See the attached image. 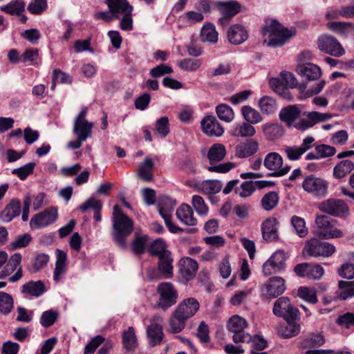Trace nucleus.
<instances>
[{
  "label": "nucleus",
  "instance_id": "1",
  "mask_svg": "<svg viewBox=\"0 0 354 354\" xmlns=\"http://www.w3.org/2000/svg\"><path fill=\"white\" fill-rule=\"evenodd\" d=\"M113 214V239L119 247L125 249L127 248L126 239L133 229V221L123 214L118 205L114 206Z\"/></svg>",
  "mask_w": 354,
  "mask_h": 354
},
{
  "label": "nucleus",
  "instance_id": "2",
  "mask_svg": "<svg viewBox=\"0 0 354 354\" xmlns=\"http://www.w3.org/2000/svg\"><path fill=\"white\" fill-rule=\"evenodd\" d=\"M264 44L272 48L283 46L293 35V32L284 28L276 20L267 22L263 29Z\"/></svg>",
  "mask_w": 354,
  "mask_h": 354
},
{
  "label": "nucleus",
  "instance_id": "3",
  "mask_svg": "<svg viewBox=\"0 0 354 354\" xmlns=\"http://www.w3.org/2000/svg\"><path fill=\"white\" fill-rule=\"evenodd\" d=\"M110 12L113 13L116 19L121 18L120 28L126 31L133 29V19L131 6L127 0H106Z\"/></svg>",
  "mask_w": 354,
  "mask_h": 354
},
{
  "label": "nucleus",
  "instance_id": "4",
  "mask_svg": "<svg viewBox=\"0 0 354 354\" xmlns=\"http://www.w3.org/2000/svg\"><path fill=\"white\" fill-rule=\"evenodd\" d=\"M226 155V149L223 144H214L207 152V158L211 166L207 167V170L211 172L226 173L235 167V164L227 162L219 165L216 163L223 160Z\"/></svg>",
  "mask_w": 354,
  "mask_h": 354
},
{
  "label": "nucleus",
  "instance_id": "5",
  "mask_svg": "<svg viewBox=\"0 0 354 354\" xmlns=\"http://www.w3.org/2000/svg\"><path fill=\"white\" fill-rule=\"evenodd\" d=\"M302 187L314 197L320 198L327 195L328 182L323 178L311 174L305 177Z\"/></svg>",
  "mask_w": 354,
  "mask_h": 354
},
{
  "label": "nucleus",
  "instance_id": "6",
  "mask_svg": "<svg viewBox=\"0 0 354 354\" xmlns=\"http://www.w3.org/2000/svg\"><path fill=\"white\" fill-rule=\"evenodd\" d=\"M159 299L158 306L163 310L174 306L178 299V294L172 283L169 282L160 283L157 287Z\"/></svg>",
  "mask_w": 354,
  "mask_h": 354
},
{
  "label": "nucleus",
  "instance_id": "7",
  "mask_svg": "<svg viewBox=\"0 0 354 354\" xmlns=\"http://www.w3.org/2000/svg\"><path fill=\"white\" fill-rule=\"evenodd\" d=\"M335 252V247L328 242H322L317 239H311L306 241L303 252L310 257H328Z\"/></svg>",
  "mask_w": 354,
  "mask_h": 354
},
{
  "label": "nucleus",
  "instance_id": "8",
  "mask_svg": "<svg viewBox=\"0 0 354 354\" xmlns=\"http://www.w3.org/2000/svg\"><path fill=\"white\" fill-rule=\"evenodd\" d=\"M272 313L283 319H292L299 316V310L294 306L288 297H281L274 301Z\"/></svg>",
  "mask_w": 354,
  "mask_h": 354
},
{
  "label": "nucleus",
  "instance_id": "9",
  "mask_svg": "<svg viewBox=\"0 0 354 354\" xmlns=\"http://www.w3.org/2000/svg\"><path fill=\"white\" fill-rule=\"evenodd\" d=\"M286 289V281L281 277H274L261 287V297L266 299H274L282 295Z\"/></svg>",
  "mask_w": 354,
  "mask_h": 354
},
{
  "label": "nucleus",
  "instance_id": "10",
  "mask_svg": "<svg viewBox=\"0 0 354 354\" xmlns=\"http://www.w3.org/2000/svg\"><path fill=\"white\" fill-rule=\"evenodd\" d=\"M264 167L271 171V176L280 177L288 174L290 170V166L281 167L283 165V158L277 152L268 153L263 160Z\"/></svg>",
  "mask_w": 354,
  "mask_h": 354
},
{
  "label": "nucleus",
  "instance_id": "11",
  "mask_svg": "<svg viewBox=\"0 0 354 354\" xmlns=\"http://www.w3.org/2000/svg\"><path fill=\"white\" fill-rule=\"evenodd\" d=\"M246 326L245 319L239 315H234L229 319L227 327L229 331L232 333V339L235 343L250 339V335L243 330Z\"/></svg>",
  "mask_w": 354,
  "mask_h": 354
},
{
  "label": "nucleus",
  "instance_id": "12",
  "mask_svg": "<svg viewBox=\"0 0 354 354\" xmlns=\"http://www.w3.org/2000/svg\"><path fill=\"white\" fill-rule=\"evenodd\" d=\"M88 112L86 107L83 108L74 120L73 128V133L76 137H80L85 140L92 136L93 123L86 119Z\"/></svg>",
  "mask_w": 354,
  "mask_h": 354
},
{
  "label": "nucleus",
  "instance_id": "13",
  "mask_svg": "<svg viewBox=\"0 0 354 354\" xmlns=\"http://www.w3.org/2000/svg\"><path fill=\"white\" fill-rule=\"evenodd\" d=\"M57 209L50 207L35 214L30 221L31 229H41L54 223L57 219Z\"/></svg>",
  "mask_w": 354,
  "mask_h": 354
},
{
  "label": "nucleus",
  "instance_id": "14",
  "mask_svg": "<svg viewBox=\"0 0 354 354\" xmlns=\"http://www.w3.org/2000/svg\"><path fill=\"white\" fill-rule=\"evenodd\" d=\"M317 44L321 51L333 56L340 57L345 53L344 49L337 39L330 35L320 37L318 39Z\"/></svg>",
  "mask_w": 354,
  "mask_h": 354
},
{
  "label": "nucleus",
  "instance_id": "15",
  "mask_svg": "<svg viewBox=\"0 0 354 354\" xmlns=\"http://www.w3.org/2000/svg\"><path fill=\"white\" fill-rule=\"evenodd\" d=\"M286 254L283 251L275 252L263 265L264 275L269 276L279 272L285 268Z\"/></svg>",
  "mask_w": 354,
  "mask_h": 354
},
{
  "label": "nucleus",
  "instance_id": "16",
  "mask_svg": "<svg viewBox=\"0 0 354 354\" xmlns=\"http://www.w3.org/2000/svg\"><path fill=\"white\" fill-rule=\"evenodd\" d=\"M320 211L328 214L340 217L348 212V205L340 199L330 198L319 205Z\"/></svg>",
  "mask_w": 354,
  "mask_h": 354
},
{
  "label": "nucleus",
  "instance_id": "17",
  "mask_svg": "<svg viewBox=\"0 0 354 354\" xmlns=\"http://www.w3.org/2000/svg\"><path fill=\"white\" fill-rule=\"evenodd\" d=\"M304 115H306V118H301L295 124V127L298 130L305 131L317 123L332 118V115L330 113H322L317 111H311Z\"/></svg>",
  "mask_w": 354,
  "mask_h": 354
},
{
  "label": "nucleus",
  "instance_id": "18",
  "mask_svg": "<svg viewBox=\"0 0 354 354\" xmlns=\"http://www.w3.org/2000/svg\"><path fill=\"white\" fill-rule=\"evenodd\" d=\"M175 205L176 203L171 198H167L162 200L159 204V213L171 233H182L184 230L174 225L171 220V212Z\"/></svg>",
  "mask_w": 354,
  "mask_h": 354
},
{
  "label": "nucleus",
  "instance_id": "19",
  "mask_svg": "<svg viewBox=\"0 0 354 354\" xmlns=\"http://www.w3.org/2000/svg\"><path fill=\"white\" fill-rule=\"evenodd\" d=\"M191 187L203 194L209 196L218 193L222 189L223 183L218 180H205L195 182Z\"/></svg>",
  "mask_w": 354,
  "mask_h": 354
},
{
  "label": "nucleus",
  "instance_id": "20",
  "mask_svg": "<svg viewBox=\"0 0 354 354\" xmlns=\"http://www.w3.org/2000/svg\"><path fill=\"white\" fill-rule=\"evenodd\" d=\"M198 268L196 261L190 257H183L179 261V272L187 281L194 279Z\"/></svg>",
  "mask_w": 354,
  "mask_h": 354
},
{
  "label": "nucleus",
  "instance_id": "21",
  "mask_svg": "<svg viewBox=\"0 0 354 354\" xmlns=\"http://www.w3.org/2000/svg\"><path fill=\"white\" fill-rule=\"evenodd\" d=\"M201 124L203 131L209 136H221L224 132L223 128L213 115L205 116Z\"/></svg>",
  "mask_w": 354,
  "mask_h": 354
},
{
  "label": "nucleus",
  "instance_id": "22",
  "mask_svg": "<svg viewBox=\"0 0 354 354\" xmlns=\"http://www.w3.org/2000/svg\"><path fill=\"white\" fill-rule=\"evenodd\" d=\"M21 212V202L17 198H12L0 212V219L3 223H9L19 216Z\"/></svg>",
  "mask_w": 354,
  "mask_h": 354
},
{
  "label": "nucleus",
  "instance_id": "23",
  "mask_svg": "<svg viewBox=\"0 0 354 354\" xmlns=\"http://www.w3.org/2000/svg\"><path fill=\"white\" fill-rule=\"evenodd\" d=\"M286 324L279 328V334L283 338L288 339L297 336L301 331L299 316L292 319H283Z\"/></svg>",
  "mask_w": 354,
  "mask_h": 354
},
{
  "label": "nucleus",
  "instance_id": "24",
  "mask_svg": "<svg viewBox=\"0 0 354 354\" xmlns=\"http://www.w3.org/2000/svg\"><path fill=\"white\" fill-rule=\"evenodd\" d=\"M199 306L198 301L195 298L191 297L181 301L175 311L187 320L196 314Z\"/></svg>",
  "mask_w": 354,
  "mask_h": 354
},
{
  "label": "nucleus",
  "instance_id": "25",
  "mask_svg": "<svg viewBox=\"0 0 354 354\" xmlns=\"http://www.w3.org/2000/svg\"><path fill=\"white\" fill-rule=\"evenodd\" d=\"M296 71L299 75L309 81L316 80L322 75L321 68L312 63L299 64Z\"/></svg>",
  "mask_w": 354,
  "mask_h": 354
},
{
  "label": "nucleus",
  "instance_id": "26",
  "mask_svg": "<svg viewBox=\"0 0 354 354\" xmlns=\"http://www.w3.org/2000/svg\"><path fill=\"white\" fill-rule=\"evenodd\" d=\"M55 254L56 262L53 272V280L55 282H59L66 272L67 254L64 251L59 249L55 250Z\"/></svg>",
  "mask_w": 354,
  "mask_h": 354
},
{
  "label": "nucleus",
  "instance_id": "27",
  "mask_svg": "<svg viewBox=\"0 0 354 354\" xmlns=\"http://www.w3.org/2000/svg\"><path fill=\"white\" fill-rule=\"evenodd\" d=\"M277 223L275 218H268L262 223L261 233L263 240L271 242L278 239Z\"/></svg>",
  "mask_w": 354,
  "mask_h": 354
},
{
  "label": "nucleus",
  "instance_id": "28",
  "mask_svg": "<svg viewBox=\"0 0 354 354\" xmlns=\"http://www.w3.org/2000/svg\"><path fill=\"white\" fill-rule=\"evenodd\" d=\"M259 150V142L254 140H248L236 147L235 156L239 158H245L255 154Z\"/></svg>",
  "mask_w": 354,
  "mask_h": 354
},
{
  "label": "nucleus",
  "instance_id": "29",
  "mask_svg": "<svg viewBox=\"0 0 354 354\" xmlns=\"http://www.w3.org/2000/svg\"><path fill=\"white\" fill-rule=\"evenodd\" d=\"M248 34L244 26L240 24L231 26L227 30V38L231 44L239 45L245 41Z\"/></svg>",
  "mask_w": 354,
  "mask_h": 354
},
{
  "label": "nucleus",
  "instance_id": "30",
  "mask_svg": "<svg viewBox=\"0 0 354 354\" xmlns=\"http://www.w3.org/2000/svg\"><path fill=\"white\" fill-rule=\"evenodd\" d=\"M218 11L223 16L230 18L240 12L241 6L235 1H219L214 3Z\"/></svg>",
  "mask_w": 354,
  "mask_h": 354
},
{
  "label": "nucleus",
  "instance_id": "31",
  "mask_svg": "<svg viewBox=\"0 0 354 354\" xmlns=\"http://www.w3.org/2000/svg\"><path fill=\"white\" fill-rule=\"evenodd\" d=\"M301 114L300 109L296 105H288L281 109L279 118L289 127H292Z\"/></svg>",
  "mask_w": 354,
  "mask_h": 354
},
{
  "label": "nucleus",
  "instance_id": "32",
  "mask_svg": "<svg viewBox=\"0 0 354 354\" xmlns=\"http://www.w3.org/2000/svg\"><path fill=\"white\" fill-rule=\"evenodd\" d=\"M261 129L265 138L269 141L276 140L284 133L282 125L278 122H266L261 125Z\"/></svg>",
  "mask_w": 354,
  "mask_h": 354
},
{
  "label": "nucleus",
  "instance_id": "33",
  "mask_svg": "<svg viewBox=\"0 0 354 354\" xmlns=\"http://www.w3.org/2000/svg\"><path fill=\"white\" fill-rule=\"evenodd\" d=\"M176 214L178 219L185 225L194 226L197 224L192 207L187 204H182L177 209Z\"/></svg>",
  "mask_w": 354,
  "mask_h": 354
},
{
  "label": "nucleus",
  "instance_id": "34",
  "mask_svg": "<svg viewBox=\"0 0 354 354\" xmlns=\"http://www.w3.org/2000/svg\"><path fill=\"white\" fill-rule=\"evenodd\" d=\"M154 169V162L151 158L147 157L140 164L138 176L145 182L153 181V170Z\"/></svg>",
  "mask_w": 354,
  "mask_h": 354
},
{
  "label": "nucleus",
  "instance_id": "35",
  "mask_svg": "<svg viewBox=\"0 0 354 354\" xmlns=\"http://www.w3.org/2000/svg\"><path fill=\"white\" fill-rule=\"evenodd\" d=\"M258 106L261 112L266 115L274 114L278 109V104L276 100L268 95L263 96L259 100Z\"/></svg>",
  "mask_w": 354,
  "mask_h": 354
},
{
  "label": "nucleus",
  "instance_id": "36",
  "mask_svg": "<svg viewBox=\"0 0 354 354\" xmlns=\"http://www.w3.org/2000/svg\"><path fill=\"white\" fill-rule=\"evenodd\" d=\"M256 133V129L252 124L244 122L234 125L231 129V135L234 137H252Z\"/></svg>",
  "mask_w": 354,
  "mask_h": 354
},
{
  "label": "nucleus",
  "instance_id": "37",
  "mask_svg": "<svg viewBox=\"0 0 354 354\" xmlns=\"http://www.w3.org/2000/svg\"><path fill=\"white\" fill-rule=\"evenodd\" d=\"M173 259L171 252H166L159 257L158 270L166 278H170L173 274Z\"/></svg>",
  "mask_w": 354,
  "mask_h": 354
},
{
  "label": "nucleus",
  "instance_id": "38",
  "mask_svg": "<svg viewBox=\"0 0 354 354\" xmlns=\"http://www.w3.org/2000/svg\"><path fill=\"white\" fill-rule=\"evenodd\" d=\"M147 336L149 339V344L151 347L160 344L164 337L162 327L158 324H151L147 327Z\"/></svg>",
  "mask_w": 354,
  "mask_h": 354
},
{
  "label": "nucleus",
  "instance_id": "39",
  "mask_svg": "<svg viewBox=\"0 0 354 354\" xmlns=\"http://www.w3.org/2000/svg\"><path fill=\"white\" fill-rule=\"evenodd\" d=\"M354 169V163L350 160H343L333 168V176L337 179L342 178Z\"/></svg>",
  "mask_w": 354,
  "mask_h": 354
},
{
  "label": "nucleus",
  "instance_id": "40",
  "mask_svg": "<svg viewBox=\"0 0 354 354\" xmlns=\"http://www.w3.org/2000/svg\"><path fill=\"white\" fill-rule=\"evenodd\" d=\"M46 291L44 283L39 280L30 281L22 286L21 292L27 295L38 297Z\"/></svg>",
  "mask_w": 354,
  "mask_h": 354
},
{
  "label": "nucleus",
  "instance_id": "41",
  "mask_svg": "<svg viewBox=\"0 0 354 354\" xmlns=\"http://www.w3.org/2000/svg\"><path fill=\"white\" fill-rule=\"evenodd\" d=\"M241 113L245 122L256 124L263 121V117L261 113L250 106L245 105L241 108Z\"/></svg>",
  "mask_w": 354,
  "mask_h": 354
},
{
  "label": "nucleus",
  "instance_id": "42",
  "mask_svg": "<svg viewBox=\"0 0 354 354\" xmlns=\"http://www.w3.org/2000/svg\"><path fill=\"white\" fill-rule=\"evenodd\" d=\"M82 212H85L88 209H93L94 212L93 218L95 221H101L100 209H102V203L99 200L94 198H90L86 201L80 207Z\"/></svg>",
  "mask_w": 354,
  "mask_h": 354
},
{
  "label": "nucleus",
  "instance_id": "43",
  "mask_svg": "<svg viewBox=\"0 0 354 354\" xmlns=\"http://www.w3.org/2000/svg\"><path fill=\"white\" fill-rule=\"evenodd\" d=\"M218 35L215 26L212 24H207L202 28L201 38L203 41L215 44L218 41Z\"/></svg>",
  "mask_w": 354,
  "mask_h": 354
},
{
  "label": "nucleus",
  "instance_id": "44",
  "mask_svg": "<svg viewBox=\"0 0 354 354\" xmlns=\"http://www.w3.org/2000/svg\"><path fill=\"white\" fill-rule=\"evenodd\" d=\"M325 81L321 80L316 85H315L312 88L306 90V84H301L298 86V90L300 93L301 99H306L313 95H317L321 92L323 88L325 86Z\"/></svg>",
  "mask_w": 354,
  "mask_h": 354
},
{
  "label": "nucleus",
  "instance_id": "45",
  "mask_svg": "<svg viewBox=\"0 0 354 354\" xmlns=\"http://www.w3.org/2000/svg\"><path fill=\"white\" fill-rule=\"evenodd\" d=\"M122 344L127 351H132L137 346V339L133 327L130 326L124 330L122 334Z\"/></svg>",
  "mask_w": 354,
  "mask_h": 354
},
{
  "label": "nucleus",
  "instance_id": "46",
  "mask_svg": "<svg viewBox=\"0 0 354 354\" xmlns=\"http://www.w3.org/2000/svg\"><path fill=\"white\" fill-rule=\"evenodd\" d=\"M25 3L22 0L12 1L0 8L1 10L12 15H20L25 10Z\"/></svg>",
  "mask_w": 354,
  "mask_h": 354
},
{
  "label": "nucleus",
  "instance_id": "47",
  "mask_svg": "<svg viewBox=\"0 0 354 354\" xmlns=\"http://www.w3.org/2000/svg\"><path fill=\"white\" fill-rule=\"evenodd\" d=\"M338 286L340 291L337 297L340 300H346L354 296V281H339Z\"/></svg>",
  "mask_w": 354,
  "mask_h": 354
},
{
  "label": "nucleus",
  "instance_id": "48",
  "mask_svg": "<svg viewBox=\"0 0 354 354\" xmlns=\"http://www.w3.org/2000/svg\"><path fill=\"white\" fill-rule=\"evenodd\" d=\"M187 319L174 310L169 320V329L174 333L181 332L185 326Z\"/></svg>",
  "mask_w": 354,
  "mask_h": 354
},
{
  "label": "nucleus",
  "instance_id": "49",
  "mask_svg": "<svg viewBox=\"0 0 354 354\" xmlns=\"http://www.w3.org/2000/svg\"><path fill=\"white\" fill-rule=\"evenodd\" d=\"M14 308V299L12 297L5 292L0 291V313L3 315H8Z\"/></svg>",
  "mask_w": 354,
  "mask_h": 354
},
{
  "label": "nucleus",
  "instance_id": "50",
  "mask_svg": "<svg viewBox=\"0 0 354 354\" xmlns=\"http://www.w3.org/2000/svg\"><path fill=\"white\" fill-rule=\"evenodd\" d=\"M218 118L225 122H230L234 118L233 109L227 104H221L216 107Z\"/></svg>",
  "mask_w": 354,
  "mask_h": 354
},
{
  "label": "nucleus",
  "instance_id": "51",
  "mask_svg": "<svg viewBox=\"0 0 354 354\" xmlns=\"http://www.w3.org/2000/svg\"><path fill=\"white\" fill-rule=\"evenodd\" d=\"M279 202V196L275 192H270L265 194L261 198V203L263 209L270 211L274 208Z\"/></svg>",
  "mask_w": 354,
  "mask_h": 354
},
{
  "label": "nucleus",
  "instance_id": "52",
  "mask_svg": "<svg viewBox=\"0 0 354 354\" xmlns=\"http://www.w3.org/2000/svg\"><path fill=\"white\" fill-rule=\"evenodd\" d=\"M291 225L299 237L304 238L307 236L308 230L306 226L305 220L303 218L293 216L291 218Z\"/></svg>",
  "mask_w": 354,
  "mask_h": 354
},
{
  "label": "nucleus",
  "instance_id": "53",
  "mask_svg": "<svg viewBox=\"0 0 354 354\" xmlns=\"http://www.w3.org/2000/svg\"><path fill=\"white\" fill-rule=\"evenodd\" d=\"M192 205L199 216H206L207 215L209 208L202 196L194 195L192 198Z\"/></svg>",
  "mask_w": 354,
  "mask_h": 354
},
{
  "label": "nucleus",
  "instance_id": "54",
  "mask_svg": "<svg viewBox=\"0 0 354 354\" xmlns=\"http://www.w3.org/2000/svg\"><path fill=\"white\" fill-rule=\"evenodd\" d=\"M149 240V238L147 235H136L135 239L131 243V249L133 252L137 255L143 254L145 251V248Z\"/></svg>",
  "mask_w": 354,
  "mask_h": 354
},
{
  "label": "nucleus",
  "instance_id": "55",
  "mask_svg": "<svg viewBox=\"0 0 354 354\" xmlns=\"http://www.w3.org/2000/svg\"><path fill=\"white\" fill-rule=\"evenodd\" d=\"M298 296L310 304L317 302V292L314 288L308 287H300L297 291Z\"/></svg>",
  "mask_w": 354,
  "mask_h": 354
},
{
  "label": "nucleus",
  "instance_id": "56",
  "mask_svg": "<svg viewBox=\"0 0 354 354\" xmlns=\"http://www.w3.org/2000/svg\"><path fill=\"white\" fill-rule=\"evenodd\" d=\"M47 0H32L28 5L27 10L32 15H39L46 10Z\"/></svg>",
  "mask_w": 354,
  "mask_h": 354
},
{
  "label": "nucleus",
  "instance_id": "57",
  "mask_svg": "<svg viewBox=\"0 0 354 354\" xmlns=\"http://www.w3.org/2000/svg\"><path fill=\"white\" fill-rule=\"evenodd\" d=\"M256 190L253 181H244L239 187L234 189L235 194L243 198L251 196Z\"/></svg>",
  "mask_w": 354,
  "mask_h": 354
},
{
  "label": "nucleus",
  "instance_id": "58",
  "mask_svg": "<svg viewBox=\"0 0 354 354\" xmlns=\"http://www.w3.org/2000/svg\"><path fill=\"white\" fill-rule=\"evenodd\" d=\"M35 165V162H29L19 168L14 169L12 173L17 175L20 180H24L30 174L33 173Z\"/></svg>",
  "mask_w": 354,
  "mask_h": 354
},
{
  "label": "nucleus",
  "instance_id": "59",
  "mask_svg": "<svg viewBox=\"0 0 354 354\" xmlns=\"http://www.w3.org/2000/svg\"><path fill=\"white\" fill-rule=\"evenodd\" d=\"M149 251L151 255L158 256V257L162 254L169 252L166 250V244L161 239H157L151 243Z\"/></svg>",
  "mask_w": 354,
  "mask_h": 354
},
{
  "label": "nucleus",
  "instance_id": "60",
  "mask_svg": "<svg viewBox=\"0 0 354 354\" xmlns=\"http://www.w3.org/2000/svg\"><path fill=\"white\" fill-rule=\"evenodd\" d=\"M58 317L56 311L49 310L44 311L40 318V324L44 327L48 328L54 324Z\"/></svg>",
  "mask_w": 354,
  "mask_h": 354
},
{
  "label": "nucleus",
  "instance_id": "61",
  "mask_svg": "<svg viewBox=\"0 0 354 354\" xmlns=\"http://www.w3.org/2000/svg\"><path fill=\"white\" fill-rule=\"evenodd\" d=\"M243 343H251V350L254 351H261L267 347V342L259 335H250L249 341H242Z\"/></svg>",
  "mask_w": 354,
  "mask_h": 354
},
{
  "label": "nucleus",
  "instance_id": "62",
  "mask_svg": "<svg viewBox=\"0 0 354 354\" xmlns=\"http://www.w3.org/2000/svg\"><path fill=\"white\" fill-rule=\"evenodd\" d=\"M156 132L160 134L162 138H165L169 133V124L167 117H161L159 118L155 124Z\"/></svg>",
  "mask_w": 354,
  "mask_h": 354
},
{
  "label": "nucleus",
  "instance_id": "63",
  "mask_svg": "<svg viewBox=\"0 0 354 354\" xmlns=\"http://www.w3.org/2000/svg\"><path fill=\"white\" fill-rule=\"evenodd\" d=\"M325 342L324 336L320 334H313L309 338L304 339L301 342V346L304 348L308 346H320Z\"/></svg>",
  "mask_w": 354,
  "mask_h": 354
},
{
  "label": "nucleus",
  "instance_id": "64",
  "mask_svg": "<svg viewBox=\"0 0 354 354\" xmlns=\"http://www.w3.org/2000/svg\"><path fill=\"white\" fill-rule=\"evenodd\" d=\"M201 66V62L198 59L185 58L180 61L179 66L186 71H195Z\"/></svg>",
  "mask_w": 354,
  "mask_h": 354
}]
</instances>
